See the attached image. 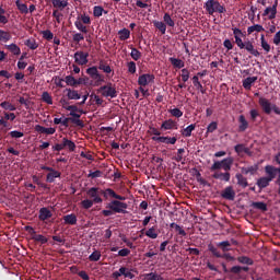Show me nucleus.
<instances>
[{"label": "nucleus", "mask_w": 280, "mask_h": 280, "mask_svg": "<svg viewBox=\"0 0 280 280\" xmlns=\"http://www.w3.org/2000/svg\"><path fill=\"white\" fill-rule=\"evenodd\" d=\"M168 62H171V65L175 69L185 68V61H182V59H175L174 57H171V58H168Z\"/></svg>", "instance_id": "obj_37"}, {"label": "nucleus", "mask_w": 280, "mask_h": 280, "mask_svg": "<svg viewBox=\"0 0 280 280\" xmlns=\"http://www.w3.org/2000/svg\"><path fill=\"white\" fill-rule=\"evenodd\" d=\"M15 5H16V9L19 10V12H21V14H27V9L30 7H27L25 3H21L20 0H16Z\"/></svg>", "instance_id": "obj_49"}, {"label": "nucleus", "mask_w": 280, "mask_h": 280, "mask_svg": "<svg viewBox=\"0 0 280 280\" xmlns=\"http://www.w3.org/2000/svg\"><path fill=\"white\" fill-rule=\"evenodd\" d=\"M42 101L48 105H52V97H50V94H48V92L42 93Z\"/></svg>", "instance_id": "obj_62"}, {"label": "nucleus", "mask_w": 280, "mask_h": 280, "mask_svg": "<svg viewBox=\"0 0 280 280\" xmlns=\"http://www.w3.org/2000/svg\"><path fill=\"white\" fill-rule=\"evenodd\" d=\"M236 261H238V264L245 265V266H253L254 265L253 259L248 256H238V257H236Z\"/></svg>", "instance_id": "obj_38"}, {"label": "nucleus", "mask_w": 280, "mask_h": 280, "mask_svg": "<svg viewBox=\"0 0 280 280\" xmlns=\"http://www.w3.org/2000/svg\"><path fill=\"white\" fill-rule=\"evenodd\" d=\"M103 196V198L107 199L109 197H115V196H118L116 192H114L113 189L110 188H107L105 190H103V194H101Z\"/></svg>", "instance_id": "obj_63"}, {"label": "nucleus", "mask_w": 280, "mask_h": 280, "mask_svg": "<svg viewBox=\"0 0 280 280\" xmlns=\"http://www.w3.org/2000/svg\"><path fill=\"white\" fill-rule=\"evenodd\" d=\"M168 114H171L172 117L180 118L183 113L179 110V108H171L168 109Z\"/></svg>", "instance_id": "obj_64"}, {"label": "nucleus", "mask_w": 280, "mask_h": 280, "mask_svg": "<svg viewBox=\"0 0 280 280\" xmlns=\"http://www.w3.org/2000/svg\"><path fill=\"white\" fill-rule=\"evenodd\" d=\"M98 70L103 71V73H105V74L112 73V68L104 60H101L98 62V67H96V71H98Z\"/></svg>", "instance_id": "obj_35"}, {"label": "nucleus", "mask_w": 280, "mask_h": 280, "mask_svg": "<svg viewBox=\"0 0 280 280\" xmlns=\"http://www.w3.org/2000/svg\"><path fill=\"white\" fill-rule=\"evenodd\" d=\"M59 103H62V106L65 109L71 112L69 114V116L75 118V119H80V114H77V113H82V110L78 109V106L75 105H68L67 101L62 100V101H59Z\"/></svg>", "instance_id": "obj_12"}, {"label": "nucleus", "mask_w": 280, "mask_h": 280, "mask_svg": "<svg viewBox=\"0 0 280 280\" xmlns=\"http://www.w3.org/2000/svg\"><path fill=\"white\" fill-rule=\"evenodd\" d=\"M195 130H196V124H191V125L187 126L186 128L182 129L179 131V133L184 138H190L191 137V132H194Z\"/></svg>", "instance_id": "obj_31"}, {"label": "nucleus", "mask_w": 280, "mask_h": 280, "mask_svg": "<svg viewBox=\"0 0 280 280\" xmlns=\"http://www.w3.org/2000/svg\"><path fill=\"white\" fill-rule=\"evenodd\" d=\"M106 208L114 211V213H126L128 203L120 202L118 200H112L109 203H107Z\"/></svg>", "instance_id": "obj_7"}, {"label": "nucleus", "mask_w": 280, "mask_h": 280, "mask_svg": "<svg viewBox=\"0 0 280 280\" xmlns=\"http://www.w3.org/2000/svg\"><path fill=\"white\" fill-rule=\"evenodd\" d=\"M89 261L96 262L101 260V252L94 250L91 255L88 257Z\"/></svg>", "instance_id": "obj_50"}, {"label": "nucleus", "mask_w": 280, "mask_h": 280, "mask_svg": "<svg viewBox=\"0 0 280 280\" xmlns=\"http://www.w3.org/2000/svg\"><path fill=\"white\" fill-rule=\"evenodd\" d=\"M161 129L166 130H177V122L173 119H166L162 122Z\"/></svg>", "instance_id": "obj_19"}, {"label": "nucleus", "mask_w": 280, "mask_h": 280, "mask_svg": "<svg viewBox=\"0 0 280 280\" xmlns=\"http://www.w3.org/2000/svg\"><path fill=\"white\" fill-rule=\"evenodd\" d=\"M62 220L65 221V224L71 225V226L78 223V218L73 213L62 217Z\"/></svg>", "instance_id": "obj_32"}, {"label": "nucleus", "mask_w": 280, "mask_h": 280, "mask_svg": "<svg viewBox=\"0 0 280 280\" xmlns=\"http://www.w3.org/2000/svg\"><path fill=\"white\" fill-rule=\"evenodd\" d=\"M259 42L261 45V49H264L266 54L270 52V45L268 44V42H266L264 34H261V36L259 37Z\"/></svg>", "instance_id": "obj_48"}, {"label": "nucleus", "mask_w": 280, "mask_h": 280, "mask_svg": "<svg viewBox=\"0 0 280 280\" xmlns=\"http://www.w3.org/2000/svg\"><path fill=\"white\" fill-rule=\"evenodd\" d=\"M89 58V54L84 52V51H75V54H73V59L75 61V65L82 67L84 65H86L89 62V60L86 59Z\"/></svg>", "instance_id": "obj_10"}, {"label": "nucleus", "mask_w": 280, "mask_h": 280, "mask_svg": "<svg viewBox=\"0 0 280 280\" xmlns=\"http://www.w3.org/2000/svg\"><path fill=\"white\" fill-rule=\"evenodd\" d=\"M103 189L101 187H91L86 189V200H95L100 202V200H103Z\"/></svg>", "instance_id": "obj_8"}, {"label": "nucleus", "mask_w": 280, "mask_h": 280, "mask_svg": "<svg viewBox=\"0 0 280 280\" xmlns=\"http://www.w3.org/2000/svg\"><path fill=\"white\" fill-rule=\"evenodd\" d=\"M272 179H275V178H270V177H259V178L257 179V187H259V189L267 188L268 185L270 184V182H272Z\"/></svg>", "instance_id": "obj_33"}, {"label": "nucleus", "mask_w": 280, "mask_h": 280, "mask_svg": "<svg viewBox=\"0 0 280 280\" xmlns=\"http://www.w3.org/2000/svg\"><path fill=\"white\" fill-rule=\"evenodd\" d=\"M50 3L52 4V8L62 11L69 7L68 0H50Z\"/></svg>", "instance_id": "obj_20"}, {"label": "nucleus", "mask_w": 280, "mask_h": 280, "mask_svg": "<svg viewBox=\"0 0 280 280\" xmlns=\"http://www.w3.org/2000/svg\"><path fill=\"white\" fill-rule=\"evenodd\" d=\"M252 207L254 209H257L261 212H266L268 210L266 203L261 202V201H258V202H253Z\"/></svg>", "instance_id": "obj_51"}, {"label": "nucleus", "mask_w": 280, "mask_h": 280, "mask_svg": "<svg viewBox=\"0 0 280 280\" xmlns=\"http://www.w3.org/2000/svg\"><path fill=\"white\" fill-rule=\"evenodd\" d=\"M150 83H154V74H141L137 80V84L141 88L147 86Z\"/></svg>", "instance_id": "obj_14"}, {"label": "nucleus", "mask_w": 280, "mask_h": 280, "mask_svg": "<svg viewBox=\"0 0 280 280\" xmlns=\"http://www.w3.org/2000/svg\"><path fill=\"white\" fill-rule=\"evenodd\" d=\"M5 49H8V51L12 52V55H14V56L21 55V48H19V46H16V44L5 45Z\"/></svg>", "instance_id": "obj_42"}, {"label": "nucleus", "mask_w": 280, "mask_h": 280, "mask_svg": "<svg viewBox=\"0 0 280 280\" xmlns=\"http://www.w3.org/2000/svg\"><path fill=\"white\" fill-rule=\"evenodd\" d=\"M236 192H234V188L232 186H228L221 191V198H223L224 200L232 201L234 200Z\"/></svg>", "instance_id": "obj_15"}, {"label": "nucleus", "mask_w": 280, "mask_h": 280, "mask_svg": "<svg viewBox=\"0 0 280 280\" xmlns=\"http://www.w3.org/2000/svg\"><path fill=\"white\" fill-rule=\"evenodd\" d=\"M103 14H107V11L103 9L101 5L94 7V18L98 19L103 16Z\"/></svg>", "instance_id": "obj_52"}, {"label": "nucleus", "mask_w": 280, "mask_h": 280, "mask_svg": "<svg viewBox=\"0 0 280 280\" xmlns=\"http://www.w3.org/2000/svg\"><path fill=\"white\" fill-rule=\"evenodd\" d=\"M248 129V120H246V116H238V132H246Z\"/></svg>", "instance_id": "obj_26"}, {"label": "nucleus", "mask_w": 280, "mask_h": 280, "mask_svg": "<svg viewBox=\"0 0 280 280\" xmlns=\"http://www.w3.org/2000/svg\"><path fill=\"white\" fill-rule=\"evenodd\" d=\"M57 147H68L69 152L75 151V143L67 138H62V143L55 144Z\"/></svg>", "instance_id": "obj_28"}, {"label": "nucleus", "mask_w": 280, "mask_h": 280, "mask_svg": "<svg viewBox=\"0 0 280 280\" xmlns=\"http://www.w3.org/2000/svg\"><path fill=\"white\" fill-rule=\"evenodd\" d=\"M255 82H257V77H248L243 79L242 86L245 91H250Z\"/></svg>", "instance_id": "obj_22"}, {"label": "nucleus", "mask_w": 280, "mask_h": 280, "mask_svg": "<svg viewBox=\"0 0 280 280\" xmlns=\"http://www.w3.org/2000/svg\"><path fill=\"white\" fill-rule=\"evenodd\" d=\"M75 22H80L84 25H90L91 24V20L89 19V15H86V14H80L78 16V21H75Z\"/></svg>", "instance_id": "obj_58"}, {"label": "nucleus", "mask_w": 280, "mask_h": 280, "mask_svg": "<svg viewBox=\"0 0 280 280\" xmlns=\"http://www.w3.org/2000/svg\"><path fill=\"white\" fill-rule=\"evenodd\" d=\"M207 250H209V254H211V257L223 255V253H221V250L218 247L213 246V244H208L207 245Z\"/></svg>", "instance_id": "obj_44"}, {"label": "nucleus", "mask_w": 280, "mask_h": 280, "mask_svg": "<svg viewBox=\"0 0 280 280\" xmlns=\"http://www.w3.org/2000/svg\"><path fill=\"white\" fill-rule=\"evenodd\" d=\"M103 203V200H95V199H84L80 202V206L82 207V209L84 210H89L91 209V207H94V205H101Z\"/></svg>", "instance_id": "obj_18"}, {"label": "nucleus", "mask_w": 280, "mask_h": 280, "mask_svg": "<svg viewBox=\"0 0 280 280\" xmlns=\"http://www.w3.org/2000/svg\"><path fill=\"white\" fill-rule=\"evenodd\" d=\"M234 152L236 154H247L248 156H253V152L250 151V149H248L247 147L243 145V144H236L234 145Z\"/></svg>", "instance_id": "obj_24"}, {"label": "nucleus", "mask_w": 280, "mask_h": 280, "mask_svg": "<svg viewBox=\"0 0 280 280\" xmlns=\"http://www.w3.org/2000/svg\"><path fill=\"white\" fill-rule=\"evenodd\" d=\"M69 121H71L72 124H75V126H78L80 128L84 127V124L82 122V120H80L78 118H65L63 121L59 122V125L69 127Z\"/></svg>", "instance_id": "obj_27"}, {"label": "nucleus", "mask_w": 280, "mask_h": 280, "mask_svg": "<svg viewBox=\"0 0 280 280\" xmlns=\"http://www.w3.org/2000/svg\"><path fill=\"white\" fill-rule=\"evenodd\" d=\"M35 131L39 132V135H55V128H46L40 125L35 126Z\"/></svg>", "instance_id": "obj_29"}, {"label": "nucleus", "mask_w": 280, "mask_h": 280, "mask_svg": "<svg viewBox=\"0 0 280 280\" xmlns=\"http://www.w3.org/2000/svg\"><path fill=\"white\" fill-rule=\"evenodd\" d=\"M261 16L268 18V21L275 20L277 16V0L276 2H272L271 7H268L264 10V13H261Z\"/></svg>", "instance_id": "obj_11"}, {"label": "nucleus", "mask_w": 280, "mask_h": 280, "mask_svg": "<svg viewBox=\"0 0 280 280\" xmlns=\"http://www.w3.org/2000/svg\"><path fill=\"white\" fill-rule=\"evenodd\" d=\"M259 167L257 166V164L248 167H241V174L253 176L257 173Z\"/></svg>", "instance_id": "obj_30"}, {"label": "nucleus", "mask_w": 280, "mask_h": 280, "mask_svg": "<svg viewBox=\"0 0 280 280\" xmlns=\"http://www.w3.org/2000/svg\"><path fill=\"white\" fill-rule=\"evenodd\" d=\"M264 26L259 25V24H255L253 26H248L247 33L248 35H253V33H261L264 32Z\"/></svg>", "instance_id": "obj_45"}, {"label": "nucleus", "mask_w": 280, "mask_h": 280, "mask_svg": "<svg viewBox=\"0 0 280 280\" xmlns=\"http://www.w3.org/2000/svg\"><path fill=\"white\" fill-rule=\"evenodd\" d=\"M33 241H35L39 244H47L48 243V238H46V236H44L42 234H35V236H33Z\"/></svg>", "instance_id": "obj_59"}, {"label": "nucleus", "mask_w": 280, "mask_h": 280, "mask_svg": "<svg viewBox=\"0 0 280 280\" xmlns=\"http://www.w3.org/2000/svg\"><path fill=\"white\" fill-rule=\"evenodd\" d=\"M130 38V30L128 28H122L118 31V39L120 42H126Z\"/></svg>", "instance_id": "obj_36"}, {"label": "nucleus", "mask_w": 280, "mask_h": 280, "mask_svg": "<svg viewBox=\"0 0 280 280\" xmlns=\"http://www.w3.org/2000/svg\"><path fill=\"white\" fill-rule=\"evenodd\" d=\"M98 93H101V95L105 98H116L118 95L116 88H114L112 83H107V85L98 88Z\"/></svg>", "instance_id": "obj_6"}, {"label": "nucleus", "mask_w": 280, "mask_h": 280, "mask_svg": "<svg viewBox=\"0 0 280 280\" xmlns=\"http://www.w3.org/2000/svg\"><path fill=\"white\" fill-rule=\"evenodd\" d=\"M151 139L158 143H164L168 145H174L175 142H177V138L175 137H153Z\"/></svg>", "instance_id": "obj_16"}, {"label": "nucleus", "mask_w": 280, "mask_h": 280, "mask_svg": "<svg viewBox=\"0 0 280 280\" xmlns=\"http://www.w3.org/2000/svg\"><path fill=\"white\" fill-rule=\"evenodd\" d=\"M85 73L90 79L94 80V86H101V84L105 83V77L96 70V67L86 68Z\"/></svg>", "instance_id": "obj_5"}, {"label": "nucleus", "mask_w": 280, "mask_h": 280, "mask_svg": "<svg viewBox=\"0 0 280 280\" xmlns=\"http://www.w3.org/2000/svg\"><path fill=\"white\" fill-rule=\"evenodd\" d=\"M233 163H234V159L232 156L225 158L221 161L214 162V164H211V167L209 170L211 172H215V171H219V170L230 172V170H232V164Z\"/></svg>", "instance_id": "obj_4"}, {"label": "nucleus", "mask_w": 280, "mask_h": 280, "mask_svg": "<svg viewBox=\"0 0 280 280\" xmlns=\"http://www.w3.org/2000/svg\"><path fill=\"white\" fill-rule=\"evenodd\" d=\"M50 218H52V212H50L48 208L39 209V215H38L39 221L46 222Z\"/></svg>", "instance_id": "obj_23"}, {"label": "nucleus", "mask_w": 280, "mask_h": 280, "mask_svg": "<svg viewBox=\"0 0 280 280\" xmlns=\"http://www.w3.org/2000/svg\"><path fill=\"white\" fill-rule=\"evenodd\" d=\"M130 57L132 58V60L139 61V59H141V51H139L137 48H132Z\"/></svg>", "instance_id": "obj_61"}, {"label": "nucleus", "mask_w": 280, "mask_h": 280, "mask_svg": "<svg viewBox=\"0 0 280 280\" xmlns=\"http://www.w3.org/2000/svg\"><path fill=\"white\" fill-rule=\"evenodd\" d=\"M232 35L234 36V44L238 49H245L248 54H250L255 58H259L261 55L259 50L255 49V45L253 42H243L241 38H246V33L242 32L240 28L232 27Z\"/></svg>", "instance_id": "obj_1"}, {"label": "nucleus", "mask_w": 280, "mask_h": 280, "mask_svg": "<svg viewBox=\"0 0 280 280\" xmlns=\"http://www.w3.org/2000/svg\"><path fill=\"white\" fill-rule=\"evenodd\" d=\"M25 47H28V49L31 50H35L39 47V45L37 44V42H35V39H27L24 43Z\"/></svg>", "instance_id": "obj_53"}, {"label": "nucleus", "mask_w": 280, "mask_h": 280, "mask_svg": "<svg viewBox=\"0 0 280 280\" xmlns=\"http://www.w3.org/2000/svg\"><path fill=\"white\" fill-rule=\"evenodd\" d=\"M62 174L57 172V171H52V173H48L46 175V183L48 184H52L55 182V178H59V176H61Z\"/></svg>", "instance_id": "obj_43"}, {"label": "nucleus", "mask_w": 280, "mask_h": 280, "mask_svg": "<svg viewBox=\"0 0 280 280\" xmlns=\"http://www.w3.org/2000/svg\"><path fill=\"white\" fill-rule=\"evenodd\" d=\"M12 39V36L10 35L9 32H5L3 30H0V40L3 43H8Z\"/></svg>", "instance_id": "obj_54"}, {"label": "nucleus", "mask_w": 280, "mask_h": 280, "mask_svg": "<svg viewBox=\"0 0 280 280\" xmlns=\"http://www.w3.org/2000/svg\"><path fill=\"white\" fill-rule=\"evenodd\" d=\"M231 246H232V244L230 243V241H223V242L217 243V246H214V247H219V248H221V252L228 253L231 250V248H230Z\"/></svg>", "instance_id": "obj_39"}, {"label": "nucleus", "mask_w": 280, "mask_h": 280, "mask_svg": "<svg viewBox=\"0 0 280 280\" xmlns=\"http://www.w3.org/2000/svg\"><path fill=\"white\" fill-rule=\"evenodd\" d=\"M67 97L72 101H78L82 97V101L79 103V105H84V102H86L88 95L81 96L78 91L72 89H67Z\"/></svg>", "instance_id": "obj_13"}, {"label": "nucleus", "mask_w": 280, "mask_h": 280, "mask_svg": "<svg viewBox=\"0 0 280 280\" xmlns=\"http://www.w3.org/2000/svg\"><path fill=\"white\" fill-rule=\"evenodd\" d=\"M153 26H155V28H158V31H160V33L162 35L166 34V26H168L167 24H165L164 22L161 21H153Z\"/></svg>", "instance_id": "obj_40"}, {"label": "nucleus", "mask_w": 280, "mask_h": 280, "mask_svg": "<svg viewBox=\"0 0 280 280\" xmlns=\"http://www.w3.org/2000/svg\"><path fill=\"white\" fill-rule=\"evenodd\" d=\"M145 280H164V278L159 273L150 272L145 273Z\"/></svg>", "instance_id": "obj_56"}, {"label": "nucleus", "mask_w": 280, "mask_h": 280, "mask_svg": "<svg viewBox=\"0 0 280 280\" xmlns=\"http://www.w3.org/2000/svg\"><path fill=\"white\" fill-rule=\"evenodd\" d=\"M144 235H145V237H148L150 240H158V232L154 226L148 229V231H145Z\"/></svg>", "instance_id": "obj_46"}, {"label": "nucleus", "mask_w": 280, "mask_h": 280, "mask_svg": "<svg viewBox=\"0 0 280 280\" xmlns=\"http://www.w3.org/2000/svg\"><path fill=\"white\" fill-rule=\"evenodd\" d=\"M221 268H223V272L225 273L231 272L232 275H240L241 271L248 272L250 270V268L248 267H238V266H234L228 269V266L225 265V262H221Z\"/></svg>", "instance_id": "obj_9"}, {"label": "nucleus", "mask_w": 280, "mask_h": 280, "mask_svg": "<svg viewBox=\"0 0 280 280\" xmlns=\"http://www.w3.org/2000/svg\"><path fill=\"white\" fill-rule=\"evenodd\" d=\"M234 177L236 178V185H238V187L241 188L248 187V179L246 177H243L242 174H236L234 175Z\"/></svg>", "instance_id": "obj_34"}, {"label": "nucleus", "mask_w": 280, "mask_h": 280, "mask_svg": "<svg viewBox=\"0 0 280 280\" xmlns=\"http://www.w3.org/2000/svg\"><path fill=\"white\" fill-rule=\"evenodd\" d=\"M203 9L209 15H213L214 13L223 14L226 12L225 7L221 5V3L215 0H207L203 4Z\"/></svg>", "instance_id": "obj_2"}, {"label": "nucleus", "mask_w": 280, "mask_h": 280, "mask_svg": "<svg viewBox=\"0 0 280 280\" xmlns=\"http://www.w3.org/2000/svg\"><path fill=\"white\" fill-rule=\"evenodd\" d=\"M65 83H67V85L71 86V88H77L79 85H81L75 78H73V75H67L65 77Z\"/></svg>", "instance_id": "obj_41"}, {"label": "nucleus", "mask_w": 280, "mask_h": 280, "mask_svg": "<svg viewBox=\"0 0 280 280\" xmlns=\"http://www.w3.org/2000/svg\"><path fill=\"white\" fill-rule=\"evenodd\" d=\"M83 24H84V23H80V21H75V22H74L75 28H77L80 33L86 34V33H89V30H86V26H84Z\"/></svg>", "instance_id": "obj_60"}, {"label": "nucleus", "mask_w": 280, "mask_h": 280, "mask_svg": "<svg viewBox=\"0 0 280 280\" xmlns=\"http://www.w3.org/2000/svg\"><path fill=\"white\" fill-rule=\"evenodd\" d=\"M258 104H259V107L261 108V112H264V114L270 115V113H276V115L280 116V107L270 103V101H268L267 98L259 97Z\"/></svg>", "instance_id": "obj_3"}, {"label": "nucleus", "mask_w": 280, "mask_h": 280, "mask_svg": "<svg viewBox=\"0 0 280 280\" xmlns=\"http://www.w3.org/2000/svg\"><path fill=\"white\" fill-rule=\"evenodd\" d=\"M1 108H3V110H10V112L16 110V107L14 105H12V103H10L8 101L1 103Z\"/></svg>", "instance_id": "obj_57"}, {"label": "nucleus", "mask_w": 280, "mask_h": 280, "mask_svg": "<svg viewBox=\"0 0 280 280\" xmlns=\"http://www.w3.org/2000/svg\"><path fill=\"white\" fill-rule=\"evenodd\" d=\"M164 24H166L168 27H174L175 26V22L173 21V19H171V14L168 13H164V18H163Z\"/></svg>", "instance_id": "obj_55"}, {"label": "nucleus", "mask_w": 280, "mask_h": 280, "mask_svg": "<svg viewBox=\"0 0 280 280\" xmlns=\"http://www.w3.org/2000/svg\"><path fill=\"white\" fill-rule=\"evenodd\" d=\"M191 82L194 83V88L200 92V94H205V88H202V84L198 80V77L191 78Z\"/></svg>", "instance_id": "obj_47"}, {"label": "nucleus", "mask_w": 280, "mask_h": 280, "mask_svg": "<svg viewBox=\"0 0 280 280\" xmlns=\"http://www.w3.org/2000/svg\"><path fill=\"white\" fill-rule=\"evenodd\" d=\"M264 170L266 172V175H268V177H261V178H275L277 176H280V168L273 167L271 165H266Z\"/></svg>", "instance_id": "obj_17"}, {"label": "nucleus", "mask_w": 280, "mask_h": 280, "mask_svg": "<svg viewBox=\"0 0 280 280\" xmlns=\"http://www.w3.org/2000/svg\"><path fill=\"white\" fill-rule=\"evenodd\" d=\"M230 177H231L230 172H225V173L217 172L211 175V178H214V179L221 180V182H225V183L230 182Z\"/></svg>", "instance_id": "obj_21"}, {"label": "nucleus", "mask_w": 280, "mask_h": 280, "mask_svg": "<svg viewBox=\"0 0 280 280\" xmlns=\"http://www.w3.org/2000/svg\"><path fill=\"white\" fill-rule=\"evenodd\" d=\"M132 273V269H128L127 267H120L117 271L112 272V279L118 280L120 275Z\"/></svg>", "instance_id": "obj_25"}]
</instances>
